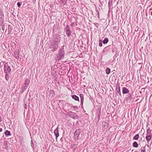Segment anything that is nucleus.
<instances>
[{
    "instance_id": "nucleus-1",
    "label": "nucleus",
    "mask_w": 152,
    "mask_h": 152,
    "mask_svg": "<svg viewBox=\"0 0 152 152\" xmlns=\"http://www.w3.org/2000/svg\"><path fill=\"white\" fill-rule=\"evenodd\" d=\"M64 46H62L58 53L56 55L55 59L56 61H59L60 60L63 59L64 58L65 51L64 50Z\"/></svg>"
},
{
    "instance_id": "nucleus-2",
    "label": "nucleus",
    "mask_w": 152,
    "mask_h": 152,
    "mask_svg": "<svg viewBox=\"0 0 152 152\" xmlns=\"http://www.w3.org/2000/svg\"><path fill=\"white\" fill-rule=\"evenodd\" d=\"M59 40L58 38H56L54 40L51 42L49 46V48L51 49V51L53 52H54L56 51L58 47V44L59 42Z\"/></svg>"
},
{
    "instance_id": "nucleus-3",
    "label": "nucleus",
    "mask_w": 152,
    "mask_h": 152,
    "mask_svg": "<svg viewBox=\"0 0 152 152\" xmlns=\"http://www.w3.org/2000/svg\"><path fill=\"white\" fill-rule=\"evenodd\" d=\"M12 65L10 62H7L4 64V71L5 73L10 74L11 73Z\"/></svg>"
},
{
    "instance_id": "nucleus-4",
    "label": "nucleus",
    "mask_w": 152,
    "mask_h": 152,
    "mask_svg": "<svg viewBox=\"0 0 152 152\" xmlns=\"http://www.w3.org/2000/svg\"><path fill=\"white\" fill-rule=\"evenodd\" d=\"M30 80L28 79H26L25 80V82L22 85V90L21 93H23L27 89L30 83Z\"/></svg>"
},
{
    "instance_id": "nucleus-5",
    "label": "nucleus",
    "mask_w": 152,
    "mask_h": 152,
    "mask_svg": "<svg viewBox=\"0 0 152 152\" xmlns=\"http://www.w3.org/2000/svg\"><path fill=\"white\" fill-rule=\"evenodd\" d=\"M64 31H65L67 36L68 37H70L71 32L70 30V27L68 25H67L65 27Z\"/></svg>"
},
{
    "instance_id": "nucleus-6",
    "label": "nucleus",
    "mask_w": 152,
    "mask_h": 152,
    "mask_svg": "<svg viewBox=\"0 0 152 152\" xmlns=\"http://www.w3.org/2000/svg\"><path fill=\"white\" fill-rule=\"evenodd\" d=\"M81 132V130L80 129H77L76 130L75 132L74 133V138L76 140L78 139L79 136Z\"/></svg>"
},
{
    "instance_id": "nucleus-7",
    "label": "nucleus",
    "mask_w": 152,
    "mask_h": 152,
    "mask_svg": "<svg viewBox=\"0 0 152 152\" xmlns=\"http://www.w3.org/2000/svg\"><path fill=\"white\" fill-rule=\"evenodd\" d=\"M68 115L74 119L77 118L78 117L77 115L75 113L71 111H70L69 112Z\"/></svg>"
},
{
    "instance_id": "nucleus-8",
    "label": "nucleus",
    "mask_w": 152,
    "mask_h": 152,
    "mask_svg": "<svg viewBox=\"0 0 152 152\" xmlns=\"http://www.w3.org/2000/svg\"><path fill=\"white\" fill-rule=\"evenodd\" d=\"M116 94L118 95H119L120 96H121V94L120 90V88L119 86V84H117L116 87Z\"/></svg>"
},
{
    "instance_id": "nucleus-9",
    "label": "nucleus",
    "mask_w": 152,
    "mask_h": 152,
    "mask_svg": "<svg viewBox=\"0 0 152 152\" xmlns=\"http://www.w3.org/2000/svg\"><path fill=\"white\" fill-rule=\"evenodd\" d=\"M59 127L58 126L56 129L54 131V134L56 137V139H57V137L59 136V134L58 132V129Z\"/></svg>"
},
{
    "instance_id": "nucleus-10",
    "label": "nucleus",
    "mask_w": 152,
    "mask_h": 152,
    "mask_svg": "<svg viewBox=\"0 0 152 152\" xmlns=\"http://www.w3.org/2000/svg\"><path fill=\"white\" fill-rule=\"evenodd\" d=\"M129 91L126 87H123L122 88V92L123 94H126L129 92Z\"/></svg>"
},
{
    "instance_id": "nucleus-11",
    "label": "nucleus",
    "mask_w": 152,
    "mask_h": 152,
    "mask_svg": "<svg viewBox=\"0 0 152 152\" xmlns=\"http://www.w3.org/2000/svg\"><path fill=\"white\" fill-rule=\"evenodd\" d=\"M80 105L83 106L84 100L83 95L81 94H80Z\"/></svg>"
},
{
    "instance_id": "nucleus-12",
    "label": "nucleus",
    "mask_w": 152,
    "mask_h": 152,
    "mask_svg": "<svg viewBox=\"0 0 152 152\" xmlns=\"http://www.w3.org/2000/svg\"><path fill=\"white\" fill-rule=\"evenodd\" d=\"M152 135L147 134L146 137V139L148 142L151 139Z\"/></svg>"
},
{
    "instance_id": "nucleus-13",
    "label": "nucleus",
    "mask_w": 152,
    "mask_h": 152,
    "mask_svg": "<svg viewBox=\"0 0 152 152\" xmlns=\"http://www.w3.org/2000/svg\"><path fill=\"white\" fill-rule=\"evenodd\" d=\"M49 95L51 97H53L55 95V91L54 90H51L49 91Z\"/></svg>"
},
{
    "instance_id": "nucleus-14",
    "label": "nucleus",
    "mask_w": 152,
    "mask_h": 152,
    "mask_svg": "<svg viewBox=\"0 0 152 152\" xmlns=\"http://www.w3.org/2000/svg\"><path fill=\"white\" fill-rule=\"evenodd\" d=\"M19 51H16L14 53V56L15 58L17 59H18L19 57Z\"/></svg>"
},
{
    "instance_id": "nucleus-15",
    "label": "nucleus",
    "mask_w": 152,
    "mask_h": 152,
    "mask_svg": "<svg viewBox=\"0 0 152 152\" xmlns=\"http://www.w3.org/2000/svg\"><path fill=\"white\" fill-rule=\"evenodd\" d=\"M127 97L126 98V100L130 102V100L132 99V95L131 94L129 93L127 96Z\"/></svg>"
},
{
    "instance_id": "nucleus-16",
    "label": "nucleus",
    "mask_w": 152,
    "mask_h": 152,
    "mask_svg": "<svg viewBox=\"0 0 152 152\" xmlns=\"http://www.w3.org/2000/svg\"><path fill=\"white\" fill-rule=\"evenodd\" d=\"M72 98L76 101H79V98L78 96L76 95H73L72 96Z\"/></svg>"
},
{
    "instance_id": "nucleus-17",
    "label": "nucleus",
    "mask_w": 152,
    "mask_h": 152,
    "mask_svg": "<svg viewBox=\"0 0 152 152\" xmlns=\"http://www.w3.org/2000/svg\"><path fill=\"white\" fill-rule=\"evenodd\" d=\"M109 41L107 37H105L102 41L104 44H105L107 43Z\"/></svg>"
},
{
    "instance_id": "nucleus-18",
    "label": "nucleus",
    "mask_w": 152,
    "mask_h": 152,
    "mask_svg": "<svg viewBox=\"0 0 152 152\" xmlns=\"http://www.w3.org/2000/svg\"><path fill=\"white\" fill-rule=\"evenodd\" d=\"M152 130L150 129L149 128H148L147 131V134L152 135L151 133Z\"/></svg>"
},
{
    "instance_id": "nucleus-19",
    "label": "nucleus",
    "mask_w": 152,
    "mask_h": 152,
    "mask_svg": "<svg viewBox=\"0 0 152 152\" xmlns=\"http://www.w3.org/2000/svg\"><path fill=\"white\" fill-rule=\"evenodd\" d=\"M106 73L107 74H109L110 72V69L109 68H107L105 70Z\"/></svg>"
},
{
    "instance_id": "nucleus-20",
    "label": "nucleus",
    "mask_w": 152,
    "mask_h": 152,
    "mask_svg": "<svg viewBox=\"0 0 152 152\" xmlns=\"http://www.w3.org/2000/svg\"><path fill=\"white\" fill-rule=\"evenodd\" d=\"M132 145L135 148H137L138 146V144L136 142H134Z\"/></svg>"
},
{
    "instance_id": "nucleus-21",
    "label": "nucleus",
    "mask_w": 152,
    "mask_h": 152,
    "mask_svg": "<svg viewBox=\"0 0 152 152\" xmlns=\"http://www.w3.org/2000/svg\"><path fill=\"white\" fill-rule=\"evenodd\" d=\"M12 27L10 25H9L8 26V32L10 34L12 30Z\"/></svg>"
},
{
    "instance_id": "nucleus-22",
    "label": "nucleus",
    "mask_w": 152,
    "mask_h": 152,
    "mask_svg": "<svg viewBox=\"0 0 152 152\" xmlns=\"http://www.w3.org/2000/svg\"><path fill=\"white\" fill-rule=\"evenodd\" d=\"M5 134L6 135V136H7L8 135H11V133L10 131H8V130H6L5 132Z\"/></svg>"
},
{
    "instance_id": "nucleus-23",
    "label": "nucleus",
    "mask_w": 152,
    "mask_h": 152,
    "mask_svg": "<svg viewBox=\"0 0 152 152\" xmlns=\"http://www.w3.org/2000/svg\"><path fill=\"white\" fill-rule=\"evenodd\" d=\"M1 26L2 29L4 31L5 29L4 24L3 22H1Z\"/></svg>"
},
{
    "instance_id": "nucleus-24",
    "label": "nucleus",
    "mask_w": 152,
    "mask_h": 152,
    "mask_svg": "<svg viewBox=\"0 0 152 152\" xmlns=\"http://www.w3.org/2000/svg\"><path fill=\"white\" fill-rule=\"evenodd\" d=\"M139 134H136L133 137V139L135 140H138L139 138Z\"/></svg>"
},
{
    "instance_id": "nucleus-25",
    "label": "nucleus",
    "mask_w": 152,
    "mask_h": 152,
    "mask_svg": "<svg viewBox=\"0 0 152 152\" xmlns=\"http://www.w3.org/2000/svg\"><path fill=\"white\" fill-rule=\"evenodd\" d=\"M99 1L100 3V4L102 5L103 4H105V3H106V0H99Z\"/></svg>"
},
{
    "instance_id": "nucleus-26",
    "label": "nucleus",
    "mask_w": 152,
    "mask_h": 152,
    "mask_svg": "<svg viewBox=\"0 0 152 152\" xmlns=\"http://www.w3.org/2000/svg\"><path fill=\"white\" fill-rule=\"evenodd\" d=\"M4 15H0V22H3L4 20Z\"/></svg>"
},
{
    "instance_id": "nucleus-27",
    "label": "nucleus",
    "mask_w": 152,
    "mask_h": 152,
    "mask_svg": "<svg viewBox=\"0 0 152 152\" xmlns=\"http://www.w3.org/2000/svg\"><path fill=\"white\" fill-rule=\"evenodd\" d=\"M141 152H146L145 146L143 147H142L140 149Z\"/></svg>"
},
{
    "instance_id": "nucleus-28",
    "label": "nucleus",
    "mask_w": 152,
    "mask_h": 152,
    "mask_svg": "<svg viewBox=\"0 0 152 152\" xmlns=\"http://www.w3.org/2000/svg\"><path fill=\"white\" fill-rule=\"evenodd\" d=\"M6 75L5 76V78L7 80H8L9 79V75L10 74H8L7 73H6Z\"/></svg>"
},
{
    "instance_id": "nucleus-29",
    "label": "nucleus",
    "mask_w": 152,
    "mask_h": 152,
    "mask_svg": "<svg viewBox=\"0 0 152 152\" xmlns=\"http://www.w3.org/2000/svg\"><path fill=\"white\" fill-rule=\"evenodd\" d=\"M109 46H107L106 47H105L104 49V50H103V52L104 53L106 51V50H108L109 49Z\"/></svg>"
},
{
    "instance_id": "nucleus-30",
    "label": "nucleus",
    "mask_w": 152,
    "mask_h": 152,
    "mask_svg": "<svg viewBox=\"0 0 152 152\" xmlns=\"http://www.w3.org/2000/svg\"><path fill=\"white\" fill-rule=\"evenodd\" d=\"M31 145L32 148L34 149V145L33 143V142L32 140L31 141Z\"/></svg>"
},
{
    "instance_id": "nucleus-31",
    "label": "nucleus",
    "mask_w": 152,
    "mask_h": 152,
    "mask_svg": "<svg viewBox=\"0 0 152 152\" xmlns=\"http://www.w3.org/2000/svg\"><path fill=\"white\" fill-rule=\"evenodd\" d=\"M71 108H73L74 109V110H76V109H78L77 107L76 106L71 107Z\"/></svg>"
},
{
    "instance_id": "nucleus-32",
    "label": "nucleus",
    "mask_w": 152,
    "mask_h": 152,
    "mask_svg": "<svg viewBox=\"0 0 152 152\" xmlns=\"http://www.w3.org/2000/svg\"><path fill=\"white\" fill-rule=\"evenodd\" d=\"M102 43L101 40H100L99 41V45L100 47H102Z\"/></svg>"
},
{
    "instance_id": "nucleus-33",
    "label": "nucleus",
    "mask_w": 152,
    "mask_h": 152,
    "mask_svg": "<svg viewBox=\"0 0 152 152\" xmlns=\"http://www.w3.org/2000/svg\"><path fill=\"white\" fill-rule=\"evenodd\" d=\"M94 25L96 27H97V28H98V27L99 26V24L98 23H94Z\"/></svg>"
},
{
    "instance_id": "nucleus-34",
    "label": "nucleus",
    "mask_w": 152,
    "mask_h": 152,
    "mask_svg": "<svg viewBox=\"0 0 152 152\" xmlns=\"http://www.w3.org/2000/svg\"><path fill=\"white\" fill-rule=\"evenodd\" d=\"M4 15L3 10H1L0 12V15Z\"/></svg>"
},
{
    "instance_id": "nucleus-35",
    "label": "nucleus",
    "mask_w": 152,
    "mask_h": 152,
    "mask_svg": "<svg viewBox=\"0 0 152 152\" xmlns=\"http://www.w3.org/2000/svg\"><path fill=\"white\" fill-rule=\"evenodd\" d=\"M18 7H19L21 6V4L20 2H18L17 4Z\"/></svg>"
},
{
    "instance_id": "nucleus-36",
    "label": "nucleus",
    "mask_w": 152,
    "mask_h": 152,
    "mask_svg": "<svg viewBox=\"0 0 152 152\" xmlns=\"http://www.w3.org/2000/svg\"><path fill=\"white\" fill-rule=\"evenodd\" d=\"M63 1V4H66L67 0H62Z\"/></svg>"
},
{
    "instance_id": "nucleus-37",
    "label": "nucleus",
    "mask_w": 152,
    "mask_h": 152,
    "mask_svg": "<svg viewBox=\"0 0 152 152\" xmlns=\"http://www.w3.org/2000/svg\"><path fill=\"white\" fill-rule=\"evenodd\" d=\"M90 1L92 3H94L95 1V0H90Z\"/></svg>"
},
{
    "instance_id": "nucleus-38",
    "label": "nucleus",
    "mask_w": 152,
    "mask_h": 152,
    "mask_svg": "<svg viewBox=\"0 0 152 152\" xmlns=\"http://www.w3.org/2000/svg\"><path fill=\"white\" fill-rule=\"evenodd\" d=\"M96 11L97 13H98V15H99V12L98 10H96Z\"/></svg>"
},
{
    "instance_id": "nucleus-39",
    "label": "nucleus",
    "mask_w": 152,
    "mask_h": 152,
    "mask_svg": "<svg viewBox=\"0 0 152 152\" xmlns=\"http://www.w3.org/2000/svg\"><path fill=\"white\" fill-rule=\"evenodd\" d=\"M2 129L1 128H0V132H1L2 131Z\"/></svg>"
},
{
    "instance_id": "nucleus-40",
    "label": "nucleus",
    "mask_w": 152,
    "mask_h": 152,
    "mask_svg": "<svg viewBox=\"0 0 152 152\" xmlns=\"http://www.w3.org/2000/svg\"><path fill=\"white\" fill-rule=\"evenodd\" d=\"M36 0H33V2L34 3L35 2Z\"/></svg>"
},
{
    "instance_id": "nucleus-41",
    "label": "nucleus",
    "mask_w": 152,
    "mask_h": 152,
    "mask_svg": "<svg viewBox=\"0 0 152 152\" xmlns=\"http://www.w3.org/2000/svg\"><path fill=\"white\" fill-rule=\"evenodd\" d=\"M1 121V116H0V122Z\"/></svg>"
},
{
    "instance_id": "nucleus-42",
    "label": "nucleus",
    "mask_w": 152,
    "mask_h": 152,
    "mask_svg": "<svg viewBox=\"0 0 152 152\" xmlns=\"http://www.w3.org/2000/svg\"><path fill=\"white\" fill-rule=\"evenodd\" d=\"M114 50H115L114 49H113L112 50V52H114Z\"/></svg>"
},
{
    "instance_id": "nucleus-43",
    "label": "nucleus",
    "mask_w": 152,
    "mask_h": 152,
    "mask_svg": "<svg viewBox=\"0 0 152 152\" xmlns=\"http://www.w3.org/2000/svg\"><path fill=\"white\" fill-rule=\"evenodd\" d=\"M108 4H109V7H110V2H109L108 3Z\"/></svg>"
},
{
    "instance_id": "nucleus-44",
    "label": "nucleus",
    "mask_w": 152,
    "mask_h": 152,
    "mask_svg": "<svg viewBox=\"0 0 152 152\" xmlns=\"http://www.w3.org/2000/svg\"><path fill=\"white\" fill-rule=\"evenodd\" d=\"M62 139H63V138L62 137L61 139V140L62 141Z\"/></svg>"
},
{
    "instance_id": "nucleus-45",
    "label": "nucleus",
    "mask_w": 152,
    "mask_h": 152,
    "mask_svg": "<svg viewBox=\"0 0 152 152\" xmlns=\"http://www.w3.org/2000/svg\"><path fill=\"white\" fill-rule=\"evenodd\" d=\"M147 146H148V147H149V145L148 144L147 145Z\"/></svg>"
}]
</instances>
